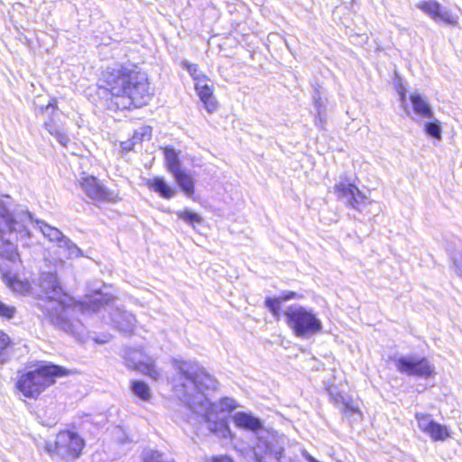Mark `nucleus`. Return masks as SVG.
<instances>
[{
	"instance_id": "f257e3e1",
	"label": "nucleus",
	"mask_w": 462,
	"mask_h": 462,
	"mask_svg": "<svg viewBox=\"0 0 462 462\" xmlns=\"http://www.w3.org/2000/svg\"><path fill=\"white\" fill-rule=\"evenodd\" d=\"M174 367L178 381L174 385L176 396L192 412L202 416L210 432L223 439L229 438L231 430L226 419H218L217 414L213 413L216 404H209L205 393L208 390H217V379L196 362L175 360Z\"/></svg>"
},
{
	"instance_id": "f03ea898",
	"label": "nucleus",
	"mask_w": 462,
	"mask_h": 462,
	"mask_svg": "<svg viewBox=\"0 0 462 462\" xmlns=\"http://www.w3.org/2000/svg\"><path fill=\"white\" fill-rule=\"evenodd\" d=\"M103 80L110 96L106 100V108L110 111L142 106L149 97L148 79L136 66L107 68L103 72Z\"/></svg>"
},
{
	"instance_id": "7ed1b4c3",
	"label": "nucleus",
	"mask_w": 462,
	"mask_h": 462,
	"mask_svg": "<svg viewBox=\"0 0 462 462\" xmlns=\"http://www.w3.org/2000/svg\"><path fill=\"white\" fill-rule=\"evenodd\" d=\"M31 226H33L32 216L28 210L16 208L12 211L7 202L0 198V257L17 265L20 257L13 241L29 245Z\"/></svg>"
},
{
	"instance_id": "20e7f679",
	"label": "nucleus",
	"mask_w": 462,
	"mask_h": 462,
	"mask_svg": "<svg viewBox=\"0 0 462 462\" xmlns=\"http://www.w3.org/2000/svg\"><path fill=\"white\" fill-rule=\"evenodd\" d=\"M65 368L53 365H40L33 370L22 374L17 382V389L28 398H36L46 388L52 385L57 377L65 375Z\"/></svg>"
},
{
	"instance_id": "39448f33",
	"label": "nucleus",
	"mask_w": 462,
	"mask_h": 462,
	"mask_svg": "<svg viewBox=\"0 0 462 462\" xmlns=\"http://www.w3.org/2000/svg\"><path fill=\"white\" fill-rule=\"evenodd\" d=\"M114 300V297L109 294L97 293L88 302L82 303L79 306L80 310L85 313L100 312L102 310L107 311L110 315L111 323L119 331L130 333L135 327L134 316L125 310L118 308L113 309L110 303Z\"/></svg>"
},
{
	"instance_id": "423d86ee",
	"label": "nucleus",
	"mask_w": 462,
	"mask_h": 462,
	"mask_svg": "<svg viewBox=\"0 0 462 462\" xmlns=\"http://www.w3.org/2000/svg\"><path fill=\"white\" fill-rule=\"evenodd\" d=\"M289 328L298 337L308 338L321 332L323 325L318 314L311 308L294 304L284 312Z\"/></svg>"
},
{
	"instance_id": "0eeeda50",
	"label": "nucleus",
	"mask_w": 462,
	"mask_h": 462,
	"mask_svg": "<svg viewBox=\"0 0 462 462\" xmlns=\"http://www.w3.org/2000/svg\"><path fill=\"white\" fill-rule=\"evenodd\" d=\"M85 447V440L75 431H60L52 443L45 441L43 450L53 459L73 461L79 457Z\"/></svg>"
},
{
	"instance_id": "6e6552de",
	"label": "nucleus",
	"mask_w": 462,
	"mask_h": 462,
	"mask_svg": "<svg viewBox=\"0 0 462 462\" xmlns=\"http://www.w3.org/2000/svg\"><path fill=\"white\" fill-rule=\"evenodd\" d=\"M334 190L338 199L345 205L360 214L368 215L372 212L371 208L375 204L367 198L355 184L348 181H339L335 184Z\"/></svg>"
},
{
	"instance_id": "1a4fd4ad",
	"label": "nucleus",
	"mask_w": 462,
	"mask_h": 462,
	"mask_svg": "<svg viewBox=\"0 0 462 462\" xmlns=\"http://www.w3.org/2000/svg\"><path fill=\"white\" fill-rule=\"evenodd\" d=\"M394 362L397 371L408 376L429 378L435 374L434 365L426 357L402 356Z\"/></svg>"
},
{
	"instance_id": "9d476101",
	"label": "nucleus",
	"mask_w": 462,
	"mask_h": 462,
	"mask_svg": "<svg viewBox=\"0 0 462 462\" xmlns=\"http://www.w3.org/2000/svg\"><path fill=\"white\" fill-rule=\"evenodd\" d=\"M125 362L129 369L139 371L156 380L160 373L154 366L153 360L141 348H129L125 354Z\"/></svg>"
},
{
	"instance_id": "9b49d317",
	"label": "nucleus",
	"mask_w": 462,
	"mask_h": 462,
	"mask_svg": "<svg viewBox=\"0 0 462 462\" xmlns=\"http://www.w3.org/2000/svg\"><path fill=\"white\" fill-rule=\"evenodd\" d=\"M416 7L420 9L434 21L441 20L450 25L457 24V16L453 15L450 11L443 8L441 5L435 0L420 2L416 5Z\"/></svg>"
},
{
	"instance_id": "f8f14e48",
	"label": "nucleus",
	"mask_w": 462,
	"mask_h": 462,
	"mask_svg": "<svg viewBox=\"0 0 462 462\" xmlns=\"http://www.w3.org/2000/svg\"><path fill=\"white\" fill-rule=\"evenodd\" d=\"M39 287L46 299L61 302L63 291L56 273H42L39 278Z\"/></svg>"
},
{
	"instance_id": "ddd939ff",
	"label": "nucleus",
	"mask_w": 462,
	"mask_h": 462,
	"mask_svg": "<svg viewBox=\"0 0 462 462\" xmlns=\"http://www.w3.org/2000/svg\"><path fill=\"white\" fill-rule=\"evenodd\" d=\"M79 184L86 195L94 200L106 201L112 200V193H110L103 185H101L97 178L93 176L82 177Z\"/></svg>"
},
{
	"instance_id": "4468645a",
	"label": "nucleus",
	"mask_w": 462,
	"mask_h": 462,
	"mask_svg": "<svg viewBox=\"0 0 462 462\" xmlns=\"http://www.w3.org/2000/svg\"><path fill=\"white\" fill-rule=\"evenodd\" d=\"M196 91L203 103L204 108L208 113H213L217 108V101L213 96V89L206 80H199L195 83Z\"/></svg>"
},
{
	"instance_id": "2eb2a0df",
	"label": "nucleus",
	"mask_w": 462,
	"mask_h": 462,
	"mask_svg": "<svg viewBox=\"0 0 462 462\" xmlns=\"http://www.w3.org/2000/svg\"><path fill=\"white\" fill-rule=\"evenodd\" d=\"M53 324L61 328L63 331L78 336L82 332L83 325L79 320L72 321L68 318L67 310L62 311L52 319Z\"/></svg>"
},
{
	"instance_id": "dca6fc26",
	"label": "nucleus",
	"mask_w": 462,
	"mask_h": 462,
	"mask_svg": "<svg viewBox=\"0 0 462 462\" xmlns=\"http://www.w3.org/2000/svg\"><path fill=\"white\" fill-rule=\"evenodd\" d=\"M233 420L236 427L244 430L255 432L263 428V423L260 419L253 416L251 413L244 411L236 412L233 416Z\"/></svg>"
},
{
	"instance_id": "f3484780",
	"label": "nucleus",
	"mask_w": 462,
	"mask_h": 462,
	"mask_svg": "<svg viewBox=\"0 0 462 462\" xmlns=\"http://www.w3.org/2000/svg\"><path fill=\"white\" fill-rule=\"evenodd\" d=\"M410 101L414 113L421 117L432 119L433 110L427 99L418 92H414L410 96Z\"/></svg>"
},
{
	"instance_id": "a211bd4d",
	"label": "nucleus",
	"mask_w": 462,
	"mask_h": 462,
	"mask_svg": "<svg viewBox=\"0 0 462 462\" xmlns=\"http://www.w3.org/2000/svg\"><path fill=\"white\" fill-rule=\"evenodd\" d=\"M149 189L158 193L162 198L170 199L176 194L173 187L170 186L162 177H154L147 180Z\"/></svg>"
},
{
	"instance_id": "6ab92c4d",
	"label": "nucleus",
	"mask_w": 462,
	"mask_h": 462,
	"mask_svg": "<svg viewBox=\"0 0 462 462\" xmlns=\"http://www.w3.org/2000/svg\"><path fill=\"white\" fill-rule=\"evenodd\" d=\"M3 281L5 285L14 292L20 294H26L31 290V284L26 280H21L15 274H12L10 272L3 273Z\"/></svg>"
},
{
	"instance_id": "aec40b11",
	"label": "nucleus",
	"mask_w": 462,
	"mask_h": 462,
	"mask_svg": "<svg viewBox=\"0 0 462 462\" xmlns=\"http://www.w3.org/2000/svg\"><path fill=\"white\" fill-rule=\"evenodd\" d=\"M163 155L168 171L171 173H177L181 171V164L179 158V152L171 146L163 148Z\"/></svg>"
},
{
	"instance_id": "412c9836",
	"label": "nucleus",
	"mask_w": 462,
	"mask_h": 462,
	"mask_svg": "<svg viewBox=\"0 0 462 462\" xmlns=\"http://www.w3.org/2000/svg\"><path fill=\"white\" fill-rule=\"evenodd\" d=\"M36 226L39 227L42 235L47 237L50 241L56 242L58 246L62 243V240L65 239V236L61 231L58 228L53 227L43 221H36Z\"/></svg>"
},
{
	"instance_id": "4be33fe9",
	"label": "nucleus",
	"mask_w": 462,
	"mask_h": 462,
	"mask_svg": "<svg viewBox=\"0 0 462 462\" xmlns=\"http://www.w3.org/2000/svg\"><path fill=\"white\" fill-rule=\"evenodd\" d=\"M181 190L189 197L194 193V180L182 170L172 174Z\"/></svg>"
},
{
	"instance_id": "5701e85b",
	"label": "nucleus",
	"mask_w": 462,
	"mask_h": 462,
	"mask_svg": "<svg viewBox=\"0 0 462 462\" xmlns=\"http://www.w3.org/2000/svg\"><path fill=\"white\" fill-rule=\"evenodd\" d=\"M44 128L53 135L62 146L66 147L70 142L69 136L58 127L52 119L44 122Z\"/></svg>"
},
{
	"instance_id": "b1692460",
	"label": "nucleus",
	"mask_w": 462,
	"mask_h": 462,
	"mask_svg": "<svg viewBox=\"0 0 462 462\" xmlns=\"http://www.w3.org/2000/svg\"><path fill=\"white\" fill-rule=\"evenodd\" d=\"M426 434H428L434 441H444L449 437L448 428L436 421L433 422Z\"/></svg>"
},
{
	"instance_id": "393cba45",
	"label": "nucleus",
	"mask_w": 462,
	"mask_h": 462,
	"mask_svg": "<svg viewBox=\"0 0 462 462\" xmlns=\"http://www.w3.org/2000/svg\"><path fill=\"white\" fill-rule=\"evenodd\" d=\"M59 248L63 251L64 255L68 258L82 256L81 249L68 237L62 240Z\"/></svg>"
},
{
	"instance_id": "a878e982",
	"label": "nucleus",
	"mask_w": 462,
	"mask_h": 462,
	"mask_svg": "<svg viewBox=\"0 0 462 462\" xmlns=\"http://www.w3.org/2000/svg\"><path fill=\"white\" fill-rule=\"evenodd\" d=\"M34 110L36 115H43L47 113L50 116V119L54 121V116L58 111L57 101L56 99L50 100L46 105L38 104L37 101H34Z\"/></svg>"
},
{
	"instance_id": "bb28decb",
	"label": "nucleus",
	"mask_w": 462,
	"mask_h": 462,
	"mask_svg": "<svg viewBox=\"0 0 462 462\" xmlns=\"http://www.w3.org/2000/svg\"><path fill=\"white\" fill-rule=\"evenodd\" d=\"M448 251L452 262V267L457 275L462 276V245H458L454 249L448 248Z\"/></svg>"
},
{
	"instance_id": "cd10ccee",
	"label": "nucleus",
	"mask_w": 462,
	"mask_h": 462,
	"mask_svg": "<svg viewBox=\"0 0 462 462\" xmlns=\"http://www.w3.org/2000/svg\"><path fill=\"white\" fill-rule=\"evenodd\" d=\"M131 390L134 395L143 401H148L151 397L150 388L147 383L143 381H133L131 383Z\"/></svg>"
},
{
	"instance_id": "c85d7f7f",
	"label": "nucleus",
	"mask_w": 462,
	"mask_h": 462,
	"mask_svg": "<svg viewBox=\"0 0 462 462\" xmlns=\"http://www.w3.org/2000/svg\"><path fill=\"white\" fill-rule=\"evenodd\" d=\"M209 404H213V402H209ZM216 404L213 409V413H217V411H232L237 407L236 402L229 397L221 398L218 402H214Z\"/></svg>"
},
{
	"instance_id": "c756f323",
	"label": "nucleus",
	"mask_w": 462,
	"mask_h": 462,
	"mask_svg": "<svg viewBox=\"0 0 462 462\" xmlns=\"http://www.w3.org/2000/svg\"><path fill=\"white\" fill-rule=\"evenodd\" d=\"M178 218L185 221L189 225L194 226L202 222V217L194 211L189 209L180 210L176 212Z\"/></svg>"
},
{
	"instance_id": "7c9ffc66",
	"label": "nucleus",
	"mask_w": 462,
	"mask_h": 462,
	"mask_svg": "<svg viewBox=\"0 0 462 462\" xmlns=\"http://www.w3.org/2000/svg\"><path fill=\"white\" fill-rule=\"evenodd\" d=\"M152 128L149 125H143L137 128L132 138V144L140 143L144 140H150Z\"/></svg>"
},
{
	"instance_id": "2f4dec72",
	"label": "nucleus",
	"mask_w": 462,
	"mask_h": 462,
	"mask_svg": "<svg viewBox=\"0 0 462 462\" xmlns=\"http://www.w3.org/2000/svg\"><path fill=\"white\" fill-rule=\"evenodd\" d=\"M282 301L278 297H266L264 300V306L269 310V311L272 313V315L279 319L280 317V311H281V304Z\"/></svg>"
},
{
	"instance_id": "473e14b6",
	"label": "nucleus",
	"mask_w": 462,
	"mask_h": 462,
	"mask_svg": "<svg viewBox=\"0 0 462 462\" xmlns=\"http://www.w3.org/2000/svg\"><path fill=\"white\" fill-rule=\"evenodd\" d=\"M424 131L429 136L434 139H441V126L437 119L426 123L424 125Z\"/></svg>"
},
{
	"instance_id": "72a5a7b5",
	"label": "nucleus",
	"mask_w": 462,
	"mask_h": 462,
	"mask_svg": "<svg viewBox=\"0 0 462 462\" xmlns=\"http://www.w3.org/2000/svg\"><path fill=\"white\" fill-rule=\"evenodd\" d=\"M11 345V338L3 331H0V363L7 361V349Z\"/></svg>"
},
{
	"instance_id": "f704fd0d",
	"label": "nucleus",
	"mask_w": 462,
	"mask_h": 462,
	"mask_svg": "<svg viewBox=\"0 0 462 462\" xmlns=\"http://www.w3.org/2000/svg\"><path fill=\"white\" fill-rule=\"evenodd\" d=\"M415 417L418 421L419 429L424 433L427 432V430L435 421L429 414L417 413Z\"/></svg>"
},
{
	"instance_id": "c9c22d12",
	"label": "nucleus",
	"mask_w": 462,
	"mask_h": 462,
	"mask_svg": "<svg viewBox=\"0 0 462 462\" xmlns=\"http://www.w3.org/2000/svg\"><path fill=\"white\" fill-rule=\"evenodd\" d=\"M16 314V308L13 305H8L0 300V318L3 319L10 320L14 318Z\"/></svg>"
},
{
	"instance_id": "e433bc0d",
	"label": "nucleus",
	"mask_w": 462,
	"mask_h": 462,
	"mask_svg": "<svg viewBox=\"0 0 462 462\" xmlns=\"http://www.w3.org/2000/svg\"><path fill=\"white\" fill-rule=\"evenodd\" d=\"M328 394L333 401V402L339 408L342 404L345 403V401L348 399L347 397L344 396L338 390L337 387L335 385L329 386L328 388Z\"/></svg>"
},
{
	"instance_id": "4c0bfd02",
	"label": "nucleus",
	"mask_w": 462,
	"mask_h": 462,
	"mask_svg": "<svg viewBox=\"0 0 462 462\" xmlns=\"http://www.w3.org/2000/svg\"><path fill=\"white\" fill-rule=\"evenodd\" d=\"M183 66L188 70L189 74L193 78V79L198 82L199 80H206L205 76L199 69V66L197 64H191L188 61H183Z\"/></svg>"
},
{
	"instance_id": "58836bf2",
	"label": "nucleus",
	"mask_w": 462,
	"mask_h": 462,
	"mask_svg": "<svg viewBox=\"0 0 462 462\" xmlns=\"http://www.w3.org/2000/svg\"><path fill=\"white\" fill-rule=\"evenodd\" d=\"M339 409L346 416H350L352 414H359V410L356 406H355L349 399L345 401V403L342 404Z\"/></svg>"
},
{
	"instance_id": "ea45409f",
	"label": "nucleus",
	"mask_w": 462,
	"mask_h": 462,
	"mask_svg": "<svg viewBox=\"0 0 462 462\" xmlns=\"http://www.w3.org/2000/svg\"><path fill=\"white\" fill-rule=\"evenodd\" d=\"M313 102H314V106L317 109V114H318L316 120L319 119V122L321 123V121H322L321 114H322L323 104H322L320 94L317 88L315 89L314 94H313Z\"/></svg>"
},
{
	"instance_id": "a19ab883",
	"label": "nucleus",
	"mask_w": 462,
	"mask_h": 462,
	"mask_svg": "<svg viewBox=\"0 0 462 462\" xmlns=\"http://www.w3.org/2000/svg\"><path fill=\"white\" fill-rule=\"evenodd\" d=\"M303 296H301L294 291H284L279 295V298L281 299V300L282 302L291 300H294V299H300Z\"/></svg>"
},
{
	"instance_id": "79ce46f5",
	"label": "nucleus",
	"mask_w": 462,
	"mask_h": 462,
	"mask_svg": "<svg viewBox=\"0 0 462 462\" xmlns=\"http://www.w3.org/2000/svg\"><path fill=\"white\" fill-rule=\"evenodd\" d=\"M211 462H234L228 456H214L211 457Z\"/></svg>"
},
{
	"instance_id": "37998d69",
	"label": "nucleus",
	"mask_w": 462,
	"mask_h": 462,
	"mask_svg": "<svg viewBox=\"0 0 462 462\" xmlns=\"http://www.w3.org/2000/svg\"><path fill=\"white\" fill-rule=\"evenodd\" d=\"M398 94L400 96V101L402 104L406 103V90L402 85H400L398 88Z\"/></svg>"
},
{
	"instance_id": "c03bdc74",
	"label": "nucleus",
	"mask_w": 462,
	"mask_h": 462,
	"mask_svg": "<svg viewBox=\"0 0 462 462\" xmlns=\"http://www.w3.org/2000/svg\"><path fill=\"white\" fill-rule=\"evenodd\" d=\"M303 457L309 461V462H319L315 457H313L311 455H310L308 452H303Z\"/></svg>"
},
{
	"instance_id": "a18cd8bd",
	"label": "nucleus",
	"mask_w": 462,
	"mask_h": 462,
	"mask_svg": "<svg viewBox=\"0 0 462 462\" xmlns=\"http://www.w3.org/2000/svg\"><path fill=\"white\" fill-rule=\"evenodd\" d=\"M258 462H262L261 460H258Z\"/></svg>"
}]
</instances>
